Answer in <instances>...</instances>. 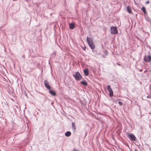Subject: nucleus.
Instances as JSON below:
<instances>
[{"instance_id":"f257e3e1","label":"nucleus","mask_w":151,"mask_h":151,"mask_svg":"<svg viewBox=\"0 0 151 151\" xmlns=\"http://www.w3.org/2000/svg\"><path fill=\"white\" fill-rule=\"evenodd\" d=\"M86 40L90 47L92 50V51L93 52V50L95 48V46L94 43L93 42V39L91 38L87 37Z\"/></svg>"},{"instance_id":"f03ea898","label":"nucleus","mask_w":151,"mask_h":151,"mask_svg":"<svg viewBox=\"0 0 151 151\" xmlns=\"http://www.w3.org/2000/svg\"><path fill=\"white\" fill-rule=\"evenodd\" d=\"M75 79L77 81H79L82 78V76L78 72H76L75 74L73 75Z\"/></svg>"},{"instance_id":"7ed1b4c3","label":"nucleus","mask_w":151,"mask_h":151,"mask_svg":"<svg viewBox=\"0 0 151 151\" xmlns=\"http://www.w3.org/2000/svg\"><path fill=\"white\" fill-rule=\"evenodd\" d=\"M110 32L113 34H116L118 33L117 29L116 26H111L110 28Z\"/></svg>"},{"instance_id":"20e7f679","label":"nucleus","mask_w":151,"mask_h":151,"mask_svg":"<svg viewBox=\"0 0 151 151\" xmlns=\"http://www.w3.org/2000/svg\"><path fill=\"white\" fill-rule=\"evenodd\" d=\"M144 60L145 62H149L151 61V55H149L147 56H144Z\"/></svg>"},{"instance_id":"39448f33","label":"nucleus","mask_w":151,"mask_h":151,"mask_svg":"<svg viewBox=\"0 0 151 151\" xmlns=\"http://www.w3.org/2000/svg\"><path fill=\"white\" fill-rule=\"evenodd\" d=\"M44 85L45 87L48 90L50 89L51 87L49 85V83L48 81L46 80H45L44 81Z\"/></svg>"},{"instance_id":"423d86ee","label":"nucleus","mask_w":151,"mask_h":151,"mask_svg":"<svg viewBox=\"0 0 151 151\" xmlns=\"http://www.w3.org/2000/svg\"><path fill=\"white\" fill-rule=\"evenodd\" d=\"M128 137L131 140L133 141H135L136 139V138L134 135L132 134H128Z\"/></svg>"},{"instance_id":"0eeeda50","label":"nucleus","mask_w":151,"mask_h":151,"mask_svg":"<svg viewBox=\"0 0 151 151\" xmlns=\"http://www.w3.org/2000/svg\"><path fill=\"white\" fill-rule=\"evenodd\" d=\"M49 90V93L50 94L53 96H55L56 95L55 92L54 91L50 89Z\"/></svg>"},{"instance_id":"6e6552de","label":"nucleus","mask_w":151,"mask_h":151,"mask_svg":"<svg viewBox=\"0 0 151 151\" xmlns=\"http://www.w3.org/2000/svg\"><path fill=\"white\" fill-rule=\"evenodd\" d=\"M72 126L73 131L74 132H76V126H75V123L73 122L72 123Z\"/></svg>"},{"instance_id":"1a4fd4ad","label":"nucleus","mask_w":151,"mask_h":151,"mask_svg":"<svg viewBox=\"0 0 151 151\" xmlns=\"http://www.w3.org/2000/svg\"><path fill=\"white\" fill-rule=\"evenodd\" d=\"M83 72L85 75L86 76H88L89 75V71L88 69L84 70Z\"/></svg>"},{"instance_id":"9d476101","label":"nucleus","mask_w":151,"mask_h":151,"mask_svg":"<svg viewBox=\"0 0 151 151\" xmlns=\"http://www.w3.org/2000/svg\"><path fill=\"white\" fill-rule=\"evenodd\" d=\"M75 27L74 24L71 23L69 24V28L70 29H74Z\"/></svg>"},{"instance_id":"9b49d317","label":"nucleus","mask_w":151,"mask_h":151,"mask_svg":"<svg viewBox=\"0 0 151 151\" xmlns=\"http://www.w3.org/2000/svg\"><path fill=\"white\" fill-rule=\"evenodd\" d=\"M127 11L130 13H132V11L130 7L129 6H128L127 7Z\"/></svg>"},{"instance_id":"f8f14e48","label":"nucleus","mask_w":151,"mask_h":151,"mask_svg":"<svg viewBox=\"0 0 151 151\" xmlns=\"http://www.w3.org/2000/svg\"><path fill=\"white\" fill-rule=\"evenodd\" d=\"M71 135V132L70 131H68L65 133V136L67 137L70 136Z\"/></svg>"},{"instance_id":"ddd939ff","label":"nucleus","mask_w":151,"mask_h":151,"mask_svg":"<svg viewBox=\"0 0 151 151\" xmlns=\"http://www.w3.org/2000/svg\"><path fill=\"white\" fill-rule=\"evenodd\" d=\"M142 10L144 14H146V12L145 8L144 6H142Z\"/></svg>"},{"instance_id":"4468645a","label":"nucleus","mask_w":151,"mask_h":151,"mask_svg":"<svg viewBox=\"0 0 151 151\" xmlns=\"http://www.w3.org/2000/svg\"><path fill=\"white\" fill-rule=\"evenodd\" d=\"M81 83H82L84 86H86L87 85V82L86 81H82Z\"/></svg>"},{"instance_id":"2eb2a0df","label":"nucleus","mask_w":151,"mask_h":151,"mask_svg":"<svg viewBox=\"0 0 151 151\" xmlns=\"http://www.w3.org/2000/svg\"><path fill=\"white\" fill-rule=\"evenodd\" d=\"M107 89L109 92L112 90L110 85H109L107 86Z\"/></svg>"},{"instance_id":"dca6fc26","label":"nucleus","mask_w":151,"mask_h":151,"mask_svg":"<svg viewBox=\"0 0 151 151\" xmlns=\"http://www.w3.org/2000/svg\"><path fill=\"white\" fill-rule=\"evenodd\" d=\"M109 96L110 97L112 96L113 95V91H112V90L109 91Z\"/></svg>"},{"instance_id":"f3484780","label":"nucleus","mask_w":151,"mask_h":151,"mask_svg":"<svg viewBox=\"0 0 151 151\" xmlns=\"http://www.w3.org/2000/svg\"><path fill=\"white\" fill-rule=\"evenodd\" d=\"M118 103L119 104L121 105H122L123 104V102L121 101H119Z\"/></svg>"},{"instance_id":"a211bd4d","label":"nucleus","mask_w":151,"mask_h":151,"mask_svg":"<svg viewBox=\"0 0 151 151\" xmlns=\"http://www.w3.org/2000/svg\"><path fill=\"white\" fill-rule=\"evenodd\" d=\"M149 3H150L149 1H146L145 3H146V4H149Z\"/></svg>"},{"instance_id":"6ab92c4d","label":"nucleus","mask_w":151,"mask_h":151,"mask_svg":"<svg viewBox=\"0 0 151 151\" xmlns=\"http://www.w3.org/2000/svg\"><path fill=\"white\" fill-rule=\"evenodd\" d=\"M73 151H78L76 149H74Z\"/></svg>"},{"instance_id":"aec40b11","label":"nucleus","mask_w":151,"mask_h":151,"mask_svg":"<svg viewBox=\"0 0 151 151\" xmlns=\"http://www.w3.org/2000/svg\"><path fill=\"white\" fill-rule=\"evenodd\" d=\"M117 64L118 65H120V64H119V63H117Z\"/></svg>"},{"instance_id":"412c9836","label":"nucleus","mask_w":151,"mask_h":151,"mask_svg":"<svg viewBox=\"0 0 151 151\" xmlns=\"http://www.w3.org/2000/svg\"><path fill=\"white\" fill-rule=\"evenodd\" d=\"M53 53L54 54V55H55V52H54Z\"/></svg>"},{"instance_id":"4be33fe9","label":"nucleus","mask_w":151,"mask_h":151,"mask_svg":"<svg viewBox=\"0 0 151 151\" xmlns=\"http://www.w3.org/2000/svg\"><path fill=\"white\" fill-rule=\"evenodd\" d=\"M146 71H147V70H145V71H144V72H146Z\"/></svg>"},{"instance_id":"5701e85b","label":"nucleus","mask_w":151,"mask_h":151,"mask_svg":"<svg viewBox=\"0 0 151 151\" xmlns=\"http://www.w3.org/2000/svg\"><path fill=\"white\" fill-rule=\"evenodd\" d=\"M140 71H141V70H140Z\"/></svg>"}]
</instances>
